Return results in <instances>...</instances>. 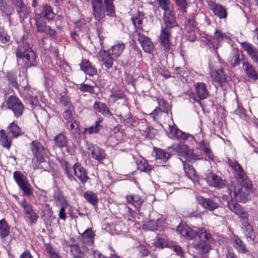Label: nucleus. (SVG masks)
<instances>
[{"mask_svg":"<svg viewBox=\"0 0 258 258\" xmlns=\"http://www.w3.org/2000/svg\"><path fill=\"white\" fill-rule=\"evenodd\" d=\"M15 54L18 65H19L20 61H23V68L26 70L38 65L37 55L27 42L23 41L19 44Z\"/></svg>","mask_w":258,"mask_h":258,"instance_id":"f257e3e1","label":"nucleus"},{"mask_svg":"<svg viewBox=\"0 0 258 258\" xmlns=\"http://www.w3.org/2000/svg\"><path fill=\"white\" fill-rule=\"evenodd\" d=\"M177 231L181 236L188 238L190 239L195 238L197 236L212 240V235L205 229L203 228H197L196 230L191 229L187 225H178Z\"/></svg>","mask_w":258,"mask_h":258,"instance_id":"f03ea898","label":"nucleus"},{"mask_svg":"<svg viewBox=\"0 0 258 258\" xmlns=\"http://www.w3.org/2000/svg\"><path fill=\"white\" fill-rule=\"evenodd\" d=\"M6 104L8 109L12 111L14 116L18 118L23 114L25 107L19 98L14 96L8 97Z\"/></svg>","mask_w":258,"mask_h":258,"instance_id":"7ed1b4c3","label":"nucleus"},{"mask_svg":"<svg viewBox=\"0 0 258 258\" xmlns=\"http://www.w3.org/2000/svg\"><path fill=\"white\" fill-rule=\"evenodd\" d=\"M13 177L18 186L25 196H29L32 194V186L25 175L20 171H16L13 173Z\"/></svg>","mask_w":258,"mask_h":258,"instance_id":"20e7f679","label":"nucleus"},{"mask_svg":"<svg viewBox=\"0 0 258 258\" xmlns=\"http://www.w3.org/2000/svg\"><path fill=\"white\" fill-rule=\"evenodd\" d=\"M199 240H195L190 244L189 250H192V249L197 250L200 253H208L212 249L211 243H213L215 240L212 237V240H207L206 238L199 237Z\"/></svg>","mask_w":258,"mask_h":258,"instance_id":"39448f33","label":"nucleus"},{"mask_svg":"<svg viewBox=\"0 0 258 258\" xmlns=\"http://www.w3.org/2000/svg\"><path fill=\"white\" fill-rule=\"evenodd\" d=\"M92 15L98 22L103 20L106 15V8L102 0H91Z\"/></svg>","mask_w":258,"mask_h":258,"instance_id":"423d86ee","label":"nucleus"},{"mask_svg":"<svg viewBox=\"0 0 258 258\" xmlns=\"http://www.w3.org/2000/svg\"><path fill=\"white\" fill-rule=\"evenodd\" d=\"M34 19L38 32L45 33L52 37L56 36L57 33L56 31L52 29L49 26L47 25L40 15H35Z\"/></svg>","mask_w":258,"mask_h":258,"instance_id":"0eeeda50","label":"nucleus"},{"mask_svg":"<svg viewBox=\"0 0 258 258\" xmlns=\"http://www.w3.org/2000/svg\"><path fill=\"white\" fill-rule=\"evenodd\" d=\"M214 34L213 38L208 36L206 37V43L211 48L216 50L221 46L220 43L224 40L228 39V37L219 29H216Z\"/></svg>","mask_w":258,"mask_h":258,"instance_id":"6e6552de","label":"nucleus"},{"mask_svg":"<svg viewBox=\"0 0 258 258\" xmlns=\"http://www.w3.org/2000/svg\"><path fill=\"white\" fill-rule=\"evenodd\" d=\"M30 146L31 151L39 163L43 162L46 154V150L42 144L38 141H33L30 143Z\"/></svg>","mask_w":258,"mask_h":258,"instance_id":"1a4fd4ad","label":"nucleus"},{"mask_svg":"<svg viewBox=\"0 0 258 258\" xmlns=\"http://www.w3.org/2000/svg\"><path fill=\"white\" fill-rule=\"evenodd\" d=\"M163 20L165 26L162 27L161 30L171 31L172 28L178 26L176 21L175 14L171 9L164 11Z\"/></svg>","mask_w":258,"mask_h":258,"instance_id":"9d476101","label":"nucleus"},{"mask_svg":"<svg viewBox=\"0 0 258 258\" xmlns=\"http://www.w3.org/2000/svg\"><path fill=\"white\" fill-rule=\"evenodd\" d=\"M171 31L161 30L159 35V45L160 49L164 52H169L171 50L172 43L170 41Z\"/></svg>","mask_w":258,"mask_h":258,"instance_id":"9b49d317","label":"nucleus"},{"mask_svg":"<svg viewBox=\"0 0 258 258\" xmlns=\"http://www.w3.org/2000/svg\"><path fill=\"white\" fill-rule=\"evenodd\" d=\"M231 196H233L241 203H245L247 199V194L244 191V187L239 183L232 184L229 188Z\"/></svg>","mask_w":258,"mask_h":258,"instance_id":"f8f14e48","label":"nucleus"},{"mask_svg":"<svg viewBox=\"0 0 258 258\" xmlns=\"http://www.w3.org/2000/svg\"><path fill=\"white\" fill-rule=\"evenodd\" d=\"M227 207L231 212L237 215L242 220H248V213L235 201H228Z\"/></svg>","mask_w":258,"mask_h":258,"instance_id":"ddd939ff","label":"nucleus"},{"mask_svg":"<svg viewBox=\"0 0 258 258\" xmlns=\"http://www.w3.org/2000/svg\"><path fill=\"white\" fill-rule=\"evenodd\" d=\"M228 164L233 170L235 177L239 182H242L246 180L247 176L242 167L237 161H232L229 159Z\"/></svg>","mask_w":258,"mask_h":258,"instance_id":"4468645a","label":"nucleus"},{"mask_svg":"<svg viewBox=\"0 0 258 258\" xmlns=\"http://www.w3.org/2000/svg\"><path fill=\"white\" fill-rule=\"evenodd\" d=\"M198 203L204 208L209 211H213L219 207V204L217 202V198H205L202 196L197 198Z\"/></svg>","mask_w":258,"mask_h":258,"instance_id":"2eb2a0df","label":"nucleus"},{"mask_svg":"<svg viewBox=\"0 0 258 258\" xmlns=\"http://www.w3.org/2000/svg\"><path fill=\"white\" fill-rule=\"evenodd\" d=\"M195 91L198 99L194 98L195 101L199 104H201V100L207 98L209 96V91L207 85L203 82H197L194 85Z\"/></svg>","mask_w":258,"mask_h":258,"instance_id":"dca6fc26","label":"nucleus"},{"mask_svg":"<svg viewBox=\"0 0 258 258\" xmlns=\"http://www.w3.org/2000/svg\"><path fill=\"white\" fill-rule=\"evenodd\" d=\"M211 77L213 81L221 87H222L224 84L228 82L229 79L226 71L223 69H219L212 71Z\"/></svg>","mask_w":258,"mask_h":258,"instance_id":"f3484780","label":"nucleus"},{"mask_svg":"<svg viewBox=\"0 0 258 258\" xmlns=\"http://www.w3.org/2000/svg\"><path fill=\"white\" fill-rule=\"evenodd\" d=\"M73 168L75 176L82 184H85L90 179L85 169L81 166L80 163H76L73 166Z\"/></svg>","mask_w":258,"mask_h":258,"instance_id":"a211bd4d","label":"nucleus"},{"mask_svg":"<svg viewBox=\"0 0 258 258\" xmlns=\"http://www.w3.org/2000/svg\"><path fill=\"white\" fill-rule=\"evenodd\" d=\"M208 184L213 187L222 188L226 186V182L215 173H209L206 176Z\"/></svg>","mask_w":258,"mask_h":258,"instance_id":"6ab92c4d","label":"nucleus"},{"mask_svg":"<svg viewBox=\"0 0 258 258\" xmlns=\"http://www.w3.org/2000/svg\"><path fill=\"white\" fill-rule=\"evenodd\" d=\"M209 6L215 16L220 19H226L228 13L226 9L222 5L214 2H211L209 4Z\"/></svg>","mask_w":258,"mask_h":258,"instance_id":"aec40b11","label":"nucleus"},{"mask_svg":"<svg viewBox=\"0 0 258 258\" xmlns=\"http://www.w3.org/2000/svg\"><path fill=\"white\" fill-rule=\"evenodd\" d=\"M241 46L246 51L253 62L258 64V49L252 44L246 41L241 43Z\"/></svg>","mask_w":258,"mask_h":258,"instance_id":"412c9836","label":"nucleus"},{"mask_svg":"<svg viewBox=\"0 0 258 258\" xmlns=\"http://www.w3.org/2000/svg\"><path fill=\"white\" fill-rule=\"evenodd\" d=\"M138 40L141 44L143 50L146 53H151L154 50V46L150 39L144 34H139Z\"/></svg>","mask_w":258,"mask_h":258,"instance_id":"4be33fe9","label":"nucleus"},{"mask_svg":"<svg viewBox=\"0 0 258 258\" xmlns=\"http://www.w3.org/2000/svg\"><path fill=\"white\" fill-rule=\"evenodd\" d=\"M231 242L238 252L246 253L248 251L245 243L237 235H233L231 237Z\"/></svg>","mask_w":258,"mask_h":258,"instance_id":"5701e85b","label":"nucleus"},{"mask_svg":"<svg viewBox=\"0 0 258 258\" xmlns=\"http://www.w3.org/2000/svg\"><path fill=\"white\" fill-rule=\"evenodd\" d=\"M40 13H37L35 15H39L42 18H45L48 21L52 20L55 17V14L53 12L52 8L48 5H43L39 8Z\"/></svg>","mask_w":258,"mask_h":258,"instance_id":"b1692460","label":"nucleus"},{"mask_svg":"<svg viewBox=\"0 0 258 258\" xmlns=\"http://www.w3.org/2000/svg\"><path fill=\"white\" fill-rule=\"evenodd\" d=\"M242 69L246 76L253 81L258 80V74L252 65L248 61L242 62Z\"/></svg>","mask_w":258,"mask_h":258,"instance_id":"393cba45","label":"nucleus"},{"mask_svg":"<svg viewBox=\"0 0 258 258\" xmlns=\"http://www.w3.org/2000/svg\"><path fill=\"white\" fill-rule=\"evenodd\" d=\"M144 18V14L140 12H138L137 16L132 17L131 18L132 23L136 28L135 33H136L137 35H139V34H142V31H143V20Z\"/></svg>","mask_w":258,"mask_h":258,"instance_id":"a878e982","label":"nucleus"},{"mask_svg":"<svg viewBox=\"0 0 258 258\" xmlns=\"http://www.w3.org/2000/svg\"><path fill=\"white\" fill-rule=\"evenodd\" d=\"M169 132L168 133V137L170 138H176L179 140H186L189 136V135L182 132L181 131L177 128L175 126H169Z\"/></svg>","mask_w":258,"mask_h":258,"instance_id":"bb28decb","label":"nucleus"},{"mask_svg":"<svg viewBox=\"0 0 258 258\" xmlns=\"http://www.w3.org/2000/svg\"><path fill=\"white\" fill-rule=\"evenodd\" d=\"M93 108L103 116L109 117L112 115L106 104L99 101H95L93 106Z\"/></svg>","mask_w":258,"mask_h":258,"instance_id":"cd10ccee","label":"nucleus"},{"mask_svg":"<svg viewBox=\"0 0 258 258\" xmlns=\"http://www.w3.org/2000/svg\"><path fill=\"white\" fill-rule=\"evenodd\" d=\"M7 131L8 134L11 135L12 138H17L23 135L21 128L14 121L11 123L7 127Z\"/></svg>","mask_w":258,"mask_h":258,"instance_id":"c85d7f7f","label":"nucleus"},{"mask_svg":"<svg viewBox=\"0 0 258 258\" xmlns=\"http://www.w3.org/2000/svg\"><path fill=\"white\" fill-rule=\"evenodd\" d=\"M80 67L81 70L88 75L93 76L97 74V69L87 59L83 60L82 63L80 64Z\"/></svg>","mask_w":258,"mask_h":258,"instance_id":"c756f323","label":"nucleus"},{"mask_svg":"<svg viewBox=\"0 0 258 258\" xmlns=\"http://www.w3.org/2000/svg\"><path fill=\"white\" fill-rule=\"evenodd\" d=\"M186 159L191 162H196L203 159L202 152L199 150H194L189 149L186 153Z\"/></svg>","mask_w":258,"mask_h":258,"instance_id":"7c9ffc66","label":"nucleus"},{"mask_svg":"<svg viewBox=\"0 0 258 258\" xmlns=\"http://www.w3.org/2000/svg\"><path fill=\"white\" fill-rule=\"evenodd\" d=\"M159 217L157 219H152L149 221L145 226L147 227V229L150 230H157L160 227L164 222V219L161 217V216L158 215Z\"/></svg>","mask_w":258,"mask_h":258,"instance_id":"2f4dec72","label":"nucleus"},{"mask_svg":"<svg viewBox=\"0 0 258 258\" xmlns=\"http://www.w3.org/2000/svg\"><path fill=\"white\" fill-rule=\"evenodd\" d=\"M102 61L105 67L107 69H110L112 67L114 59L111 55L110 52L104 50L100 53Z\"/></svg>","mask_w":258,"mask_h":258,"instance_id":"473e14b6","label":"nucleus"},{"mask_svg":"<svg viewBox=\"0 0 258 258\" xmlns=\"http://www.w3.org/2000/svg\"><path fill=\"white\" fill-rule=\"evenodd\" d=\"M125 198L127 203L132 204L137 209H139L143 203V200L137 195H127Z\"/></svg>","mask_w":258,"mask_h":258,"instance_id":"72a5a7b5","label":"nucleus"},{"mask_svg":"<svg viewBox=\"0 0 258 258\" xmlns=\"http://www.w3.org/2000/svg\"><path fill=\"white\" fill-rule=\"evenodd\" d=\"M227 61L232 68H234L240 64L241 59L238 49H234L232 50L231 55L228 57Z\"/></svg>","mask_w":258,"mask_h":258,"instance_id":"f704fd0d","label":"nucleus"},{"mask_svg":"<svg viewBox=\"0 0 258 258\" xmlns=\"http://www.w3.org/2000/svg\"><path fill=\"white\" fill-rule=\"evenodd\" d=\"M12 138L11 136L8 137L5 130H0V144L8 150H9L12 146Z\"/></svg>","mask_w":258,"mask_h":258,"instance_id":"c9c22d12","label":"nucleus"},{"mask_svg":"<svg viewBox=\"0 0 258 258\" xmlns=\"http://www.w3.org/2000/svg\"><path fill=\"white\" fill-rule=\"evenodd\" d=\"M125 47V45L123 42H118L111 47L108 52H110L114 57H118L122 54Z\"/></svg>","mask_w":258,"mask_h":258,"instance_id":"e433bc0d","label":"nucleus"},{"mask_svg":"<svg viewBox=\"0 0 258 258\" xmlns=\"http://www.w3.org/2000/svg\"><path fill=\"white\" fill-rule=\"evenodd\" d=\"M248 220H242L244 233L247 238L253 240L255 236V233L252 226L249 223Z\"/></svg>","mask_w":258,"mask_h":258,"instance_id":"4c0bfd02","label":"nucleus"},{"mask_svg":"<svg viewBox=\"0 0 258 258\" xmlns=\"http://www.w3.org/2000/svg\"><path fill=\"white\" fill-rule=\"evenodd\" d=\"M84 198L94 207H97L99 199L97 195L92 191L87 190L84 194Z\"/></svg>","mask_w":258,"mask_h":258,"instance_id":"58836bf2","label":"nucleus"},{"mask_svg":"<svg viewBox=\"0 0 258 258\" xmlns=\"http://www.w3.org/2000/svg\"><path fill=\"white\" fill-rule=\"evenodd\" d=\"M56 146L62 148L67 147L68 144V140L66 137L62 133H60L56 136L53 139Z\"/></svg>","mask_w":258,"mask_h":258,"instance_id":"ea45409f","label":"nucleus"},{"mask_svg":"<svg viewBox=\"0 0 258 258\" xmlns=\"http://www.w3.org/2000/svg\"><path fill=\"white\" fill-rule=\"evenodd\" d=\"M94 234L91 228L86 230L82 234L83 241L84 243L91 245L94 243Z\"/></svg>","mask_w":258,"mask_h":258,"instance_id":"a19ab883","label":"nucleus"},{"mask_svg":"<svg viewBox=\"0 0 258 258\" xmlns=\"http://www.w3.org/2000/svg\"><path fill=\"white\" fill-rule=\"evenodd\" d=\"M92 157L98 161H101L104 159L103 153L97 145L91 146L89 148Z\"/></svg>","mask_w":258,"mask_h":258,"instance_id":"79ce46f5","label":"nucleus"},{"mask_svg":"<svg viewBox=\"0 0 258 258\" xmlns=\"http://www.w3.org/2000/svg\"><path fill=\"white\" fill-rule=\"evenodd\" d=\"M114 0H104L106 15L111 17L115 16V10L114 4Z\"/></svg>","mask_w":258,"mask_h":258,"instance_id":"37998d69","label":"nucleus"},{"mask_svg":"<svg viewBox=\"0 0 258 258\" xmlns=\"http://www.w3.org/2000/svg\"><path fill=\"white\" fill-rule=\"evenodd\" d=\"M130 60L131 62L135 61L136 60H141L142 58V54L141 50L136 46L132 47L129 53Z\"/></svg>","mask_w":258,"mask_h":258,"instance_id":"c03bdc74","label":"nucleus"},{"mask_svg":"<svg viewBox=\"0 0 258 258\" xmlns=\"http://www.w3.org/2000/svg\"><path fill=\"white\" fill-rule=\"evenodd\" d=\"M10 233V227L5 219L0 220V237L2 238L7 237Z\"/></svg>","mask_w":258,"mask_h":258,"instance_id":"a18cd8bd","label":"nucleus"},{"mask_svg":"<svg viewBox=\"0 0 258 258\" xmlns=\"http://www.w3.org/2000/svg\"><path fill=\"white\" fill-rule=\"evenodd\" d=\"M155 150L156 158L163 162H166L171 157V154L164 150L156 149Z\"/></svg>","mask_w":258,"mask_h":258,"instance_id":"49530a36","label":"nucleus"},{"mask_svg":"<svg viewBox=\"0 0 258 258\" xmlns=\"http://www.w3.org/2000/svg\"><path fill=\"white\" fill-rule=\"evenodd\" d=\"M16 11L19 15V17L21 21H23L28 18L29 13L25 4L16 8Z\"/></svg>","mask_w":258,"mask_h":258,"instance_id":"de8ad7c7","label":"nucleus"},{"mask_svg":"<svg viewBox=\"0 0 258 258\" xmlns=\"http://www.w3.org/2000/svg\"><path fill=\"white\" fill-rule=\"evenodd\" d=\"M53 197L55 202L60 203L61 205H66L68 203L63 195L62 191L59 189L54 190Z\"/></svg>","mask_w":258,"mask_h":258,"instance_id":"09e8293b","label":"nucleus"},{"mask_svg":"<svg viewBox=\"0 0 258 258\" xmlns=\"http://www.w3.org/2000/svg\"><path fill=\"white\" fill-rule=\"evenodd\" d=\"M70 251L73 258H85L83 256L84 253L82 252L80 247L77 244H73L70 245Z\"/></svg>","mask_w":258,"mask_h":258,"instance_id":"8fccbe9b","label":"nucleus"},{"mask_svg":"<svg viewBox=\"0 0 258 258\" xmlns=\"http://www.w3.org/2000/svg\"><path fill=\"white\" fill-rule=\"evenodd\" d=\"M183 169L186 175L189 178L195 177L196 174V171L192 165L186 162H183Z\"/></svg>","mask_w":258,"mask_h":258,"instance_id":"3c124183","label":"nucleus"},{"mask_svg":"<svg viewBox=\"0 0 258 258\" xmlns=\"http://www.w3.org/2000/svg\"><path fill=\"white\" fill-rule=\"evenodd\" d=\"M138 169L142 171L149 172L152 170V166L145 159L141 160L137 163Z\"/></svg>","mask_w":258,"mask_h":258,"instance_id":"603ef678","label":"nucleus"},{"mask_svg":"<svg viewBox=\"0 0 258 258\" xmlns=\"http://www.w3.org/2000/svg\"><path fill=\"white\" fill-rule=\"evenodd\" d=\"M157 100L158 102V107L162 111L168 114L170 110V106L168 103L164 99L161 98H157Z\"/></svg>","mask_w":258,"mask_h":258,"instance_id":"864d4df0","label":"nucleus"},{"mask_svg":"<svg viewBox=\"0 0 258 258\" xmlns=\"http://www.w3.org/2000/svg\"><path fill=\"white\" fill-rule=\"evenodd\" d=\"M196 27V22L193 18L187 20L185 22L184 29L187 32H192Z\"/></svg>","mask_w":258,"mask_h":258,"instance_id":"5fc2aeb1","label":"nucleus"},{"mask_svg":"<svg viewBox=\"0 0 258 258\" xmlns=\"http://www.w3.org/2000/svg\"><path fill=\"white\" fill-rule=\"evenodd\" d=\"M73 171V166L68 162H66L64 163V173L67 175L68 178L70 180H76V178L73 176L72 172Z\"/></svg>","mask_w":258,"mask_h":258,"instance_id":"6e6d98bb","label":"nucleus"},{"mask_svg":"<svg viewBox=\"0 0 258 258\" xmlns=\"http://www.w3.org/2000/svg\"><path fill=\"white\" fill-rule=\"evenodd\" d=\"M60 105L64 109H70L72 107V103L70 98L67 96H62L59 101Z\"/></svg>","mask_w":258,"mask_h":258,"instance_id":"4d7b16f0","label":"nucleus"},{"mask_svg":"<svg viewBox=\"0 0 258 258\" xmlns=\"http://www.w3.org/2000/svg\"><path fill=\"white\" fill-rule=\"evenodd\" d=\"M45 249L47 252L49 254L50 258H61L50 244H46L45 245Z\"/></svg>","mask_w":258,"mask_h":258,"instance_id":"13d9d810","label":"nucleus"},{"mask_svg":"<svg viewBox=\"0 0 258 258\" xmlns=\"http://www.w3.org/2000/svg\"><path fill=\"white\" fill-rule=\"evenodd\" d=\"M7 77L11 83L12 86L16 88L19 87V84L17 81V74L13 72H9L7 74Z\"/></svg>","mask_w":258,"mask_h":258,"instance_id":"bf43d9fd","label":"nucleus"},{"mask_svg":"<svg viewBox=\"0 0 258 258\" xmlns=\"http://www.w3.org/2000/svg\"><path fill=\"white\" fill-rule=\"evenodd\" d=\"M110 97L114 101H116L119 99H123L125 97L122 91L120 90L114 91L110 95Z\"/></svg>","mask_w":258,"mask_h":258,"instance_id":"052dcab7","label":"nucleus"},{"mask_svg":"<svg viewBox=\"0 0 258 258\" xmlns=\"http://www.w3.org/2000/svg\"><path fill=\"white\" fill-rule=\"evenodd\" d=\"M94 86L86 84H82L79 87V90L81 92H88L92 93L94 92Z\"/></svg>","mask_w":258,"mask_h":258,"instance_id":"680f3d73","label":"nucleus"},{"mask_svg":"<svg viewBox=\"0 0 258 258\" xmlns=\"http://www.w3.org/2000/svg\"><path fill=\"white\" fill-rule=\"evenodd\" d=\"M189 148L185 145H179L177 147V152L181 156H184L186 158V153L187 150H189Z\"/></svg>","mask_w":258,"mask_h":258,"instance_id":"e2e57ef3","label":"nucleus"},{"mask_svg":"<svg viewBox=\"0 0 258 258\" xmlns=\"http://www.w3.org/2000/svg\"><path fill=\"white\" fill-rule=\"evenodd\" d=\"M21 206L23 208L24 212L26 215L34 211L32 205L29 204L25 200L22 202Z\"/></svg>","mask_w":258,"mask_h":258,"instance_id":"0e129e2a","label":"nucleus"},{"mask_svg":"<svg viewBox=\"0 0 258 258\" xmlns=\"http://www.w3.org/2000/svg\"><path fill=\"white\" fill-rule=\"evenodd\" d=\"M100 125L98 123H95V126H92L90 127L86 128L85 129V133H88L89 134L98 133L100 130Z\"/></svg>","mask_w":258,"mask_h":258,"instance_id":"69168bd1","label":"nucleus"},{"mask_svg":"<svg viewBox=\"0 0 258 258\" xmlns=\"http://www.w3.org/2000/svg\"><path fill=\"white\" fill-rule=\"evenodd\" d=\"M159 6L164 10L170 9V0H157Z\"/></svg>","mask_w":258,"mask_h":258,"instance_id":"338daca9","label":"nucleus"},{"mask_svg":"<svg viewBox=\"0 0 258 258\" xmlns=\"http://www.w3.org/2000/svg\"><path fill=\"white\" fill-rule=\"evenodd\" d=\"M26 216L29 219V221L31 224L35 223L38 217L34 211L26 215Z\"/></svg>","mask_w":258,"mask_h":258,"instance_id":"774afa93","label":"nucleus"}]
</instances>
